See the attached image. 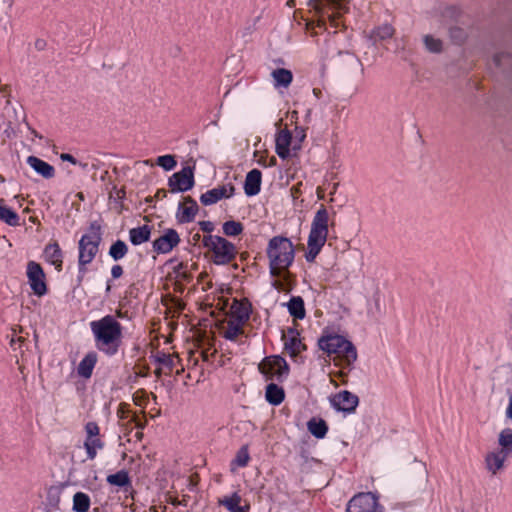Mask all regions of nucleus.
Segmentation results:
<instances>
[{"label":"nucleus","instance_id":"f257e3e1","mask_svg":"<svg viewBox=\"0 0 512 512\" xmlns=\"http://www.w3.org/2000/svg\"><path fill=\"white\" fill-rule=\"evenodd\" d=\"M272 285L282 292H288L293 287V277L289 271L295 257L293 243L286 237L275 236L270 239L267 249Z\"/></svg>","mask_w":512,"mask_h":512},{"label":"nucleus","instance_id":"f03ea898","mask_svg":"<svg viewBox=\"0 0 512 512\" xmlns=\"http://www.w3.org/2000/svg\"><path fill=\"white\" fill-rule=\"evenodd\" d=\"M91 331L94 335L96 347L108 354L113 355L118 351L122 341V326L111 315L92 321Z\"/></svg>","mask_w":512,"mask_h":512},{"label":"nucleus","instance_id":"7ed1b4c3","mask_svg":"<svg viewBox=\"0 0 512 512\" xmlns=\"http://www.w3.org/2000/svg\"><path fill=\"white\" fill-rule=\"evenodd\" d=\"M318 344L332 358L335 366L349 367L357 359L356 348L342 335L324 333Z\"/></svg>","mask_w":512,"mask_h":512},{"label":"nucleus","instance_id":"20e7f679","mask_svg":"<svg viewBox=\"0 0 512 512\" xmlns=\"http://www.w3.org/2000/svg\"><path fill=\"white\" fill-rule=\"evenodd\" d=\"M305 139V127L294 125L289 128L288 124L279 125L275 136V151L283 160L293 159L299 155Z\"/></svg>","mask_w":512,"mask_h":512},{"label":"nucleus","instance_id":"39448f33","mask_svg":"<svg viewBox=\"0 0 512 512\" xmlns=\"http://www.w3.org/2000/svg\"><path fill=\"white\" fill-rule=\"evenodd\" d=\"M329 213L324 205H321L314 215L307 242V261H313L324 246L329 227Z\"/></svg>","mask_w":512,"mask_h":512},{"label":"nucleus","instance_id":"423d86ee","mask_svg":"<svg viewBox=\"0 0 512 512\" xmlns=\"http://www.w3.org/2000/svg\"><path fill=\"white\" fill-rule=\"evenodd\" d=\"M297 3L306 4L309 12L319 17L318 26L324 24L326 19L337 26L338 23L335 22V17L346 10L345 0H289L287 4L295 6Z\"/></svg>","mask_w":512,"mask_h":512},{"label":"nucleus","instance_id":"0eeeda50","mask_svg":"<svg viewBox=\"0 0 512 512\" xmlns=\"http://www.w3.org/2000/svg\"><path fill=\"white\" fill-rule=\"evenodd\" d=\"M203 246L210 253L211 260L217 265L230 263L237 255V249L228 240L217 235H206L202 239Z\"/></svg>","mask_w":512,"mask_h":512},{"label":"nucleus","instance_id":"6e6552de","mask_svg":"<svg viewBox=\"0 0 512 512\" xmlns=\"http://www.w3.org/2000/svg\"><path fill=\"white\" fill-rule=\"evenodd\" d=\"M101 241L100 227L92 224L90 232L82 236L79 241V270L80 272L86 271V265L90 264L98 253L99 244Z\"/></svg>","mask_w":512,"mask_h":512},{"label":"nucleus","instance_id":"1a4fd4ad","mask_svg":"<svg viewBox=\"0 0 512 512\" xmlns=\"http://www.w3.org/2000/svg\"><path fill=\"white\" fill-rule=\"evenodd\" d=\"M259 370L267 379H281L288 373L286 361L280 356H272L265 358L259 364Z\"/></svg>","mask_w":512,"mask_h":512},{"label":"nucleus","instance_id":"9d476101","mask_svg":"<svg viewBox=\"0 0 512 512\" xmlns=\"http://www.w3.org/2000/svg\"><path fill=\"white\" fill-rule=\"evenodd\" d=\"M347 512H381V508L372 493H361L349 501Z\"/></svg>","mask_w":512,"mask_h":512},{"label":"nucleus","instance_id":"9b49d317","mask_svg":"<svg viewBox=\"0 0 512 512\" xmlns=\"http://www.w3.org/2000/svg\"><path fill=\"white\" fill-rule=\"evenodd\" d=\"M27 277L34 294L37 296H43L47 292L45 274L42 267L38 263L34 261H30L28 263Z\"/></svg>","mask_w":512,"mask_h":512},{"label":"nucleus","instance_id":"f8f14e48","mask_svg":"<svg viewBox=\"0 0 512 512\" xmlns=\"http://www.w3.org/2000/svg\"><path fill=\"white\" fill-rule=\"evenodd\" d=\"M330 403L338 411L352 413L358 406L359 398L357 395L345 390L332 396Z\"/></svg>","mask_w":512,"mask_h":512},{"label":"nucleus","instance_id":"ddd939ff","mask_svg":"<svg viewBox=\"0 0 512 512\" xmlns=\"http://www.w3.org/2000/svg\"><path fill=\"white\" fill-rule=\"evenodd\" d=\"M234 186L232 183H224L208 190L201 195V203L208 206L217 203L221 199L230 198L234 194Z\"/></svg>","mask_w":512,"mask_h":512},{"label":"nucleus","instance_id":"4468645a","mask_svg":"<svg viewBox=\"0 0 512 512\" xmlns=\"http://www.w3.org/2000/svg\"><path fill=\"white\" fill-rule=\"evenodd\" d=\"M510 457L494 448L488 451L484 457L485 468L491 475H497L505 468V463Z\"/></svg>","mask_w":512,"mask_h":512},{"label":"nucleus","instance_id":"2eb2a0df","mask_svg":"<svg viewBox=\"0 0 512 512\" xmlns=\"http://www.w3.org/2000/svg\"><path fill=\"white\" fill-rule=\"evenodd\" d=\"M193 184V171L190 167H184L169 180V185L173 191H187L193 187Z\"/></svg>","mask_w":512,"mask_h":512},{"label":"nucleus","instance_id":"dca6fc26","mask_svg":"<svg viewBox=\"0 0 512 512\" xmlns=\"http://www.w3.org/2000/svg\"><path fill=\"white\" fill-rule=\"evenodd\" d=\"M244 325L235 319L226 317L220 325V334L230 341L237 342L244 336Z\"/></svg>","mask_w":512,"mask_h":512},{"label":"nucleus","instance_id":"f3484780","mask_svg":"<svg viewBox=\"0 0 512 512\" xmlns=\"http://www.w3.org/2000/svg\"><path fill=\"white\" fill-rule=\"evenodd\" d=\"M250 314V304L246 300L234 299L230 305L227 318L237 320L243 324L247 322Z\"/></svg>","mask_w":512,"mask_h":512},{"label":"nucleus","instance_id":"a211bd4d","mask_svg":"<svg viewBox=\"0 0 512 512\" xmlns=\"http://www.w3.org/2000/svg\"><path fill=\"white\" fill-rule=\"evenodd\" d=\"M179 243V236L175 230H168L164 235L156 239L153 247L159 253H168Z\"/></svg>","mask_w":512,"mask_h":512},{"label":"nucleus","instance_id":"6ab92c4d","mask_svg":"<svg viewBox=\"0 0 512 512\" xmlns=\"http://www.w3.org/2000/svg\"><path fill=\"white\" fill-rule=\"evenodd\" d=\"M27 164L39 175L46 179L53 178L55 175V169L49 163L41 160L36 156H29L27 158Z\"/></svg>","mask_w":512,"mask_h":512},{"label":"nucleus","instance_id":"aec40b11","mask_svg":"<svg viewBox=\"0 0 512 512\" xmlns=\"http://www.w3.org/2000/svg\"><path fill=\"white\" fill-rule=\"evenodd\" d=\"M198 211L197 203L190 197L184 199L180 204L177 217L180 222L186 223L194 219Z\"/></svg>","mask_w":512,"mask_h":512},{"label":"nucleus","instance_id":"412c9836","mask_svg":"<svg viewBox=\"0 0 512 512\" xmlns=\"http://www.w3.org/2000/svg\"><path fill=\"white\" fill-rule=\"evenodd\" d=\"M261 179L262 174L259 170L253 169L248 172L244 184V190L248 196H254L259 193L261 187Z\"/></svg>","mask_w":512,"mask_h":512},{"label":"nucleus","instance_id":"4be33fe9","mask_svg":"<svg viewBox=\"0 0 512 512\" xmlns=\"http://www.w3.org/2000/svg\"><path fill=\"white\" fill-rule=\"evenodd\" d=\"M118 416L120 420L122 421V425L129 424L130 422H133L135 424V427L138 429H143L146 424V420L144 419V416L137 415L136 413H131L126 405H120L118 409Z\"/></svg>","mask_w":512,"mask_h":512},{"label":"nucleus","instance_id":"5701e85b","mask_svg":"<svg viewBox=\"0 0 512 512\" xmlns=\"http://www.w3.org/2000/svg\"><path fill=\"white\" fill-rule=\"evenodd\" d=\"M97 363V354L90 352L80 361L77 367V373L79 376L88 379L91 377L93 369Z\"/></svg>","mask_w":512,"mask_h":512},{"label":"nucleus","instance_id":"b1692460","mask_svg":"<svg viewBox=\"0 0 512 512\" xmlns=\"http://www.w3.org/2000/svg\"><path fill=\"white\" fill-rule=\"evenodd\" d=\"M44 257L50 264L54 265L58 271L61 270L62 251L56 242L50 243L45 247Z\"/></svg>","mask_w":512,"mask_h":512},{"label":"nucleus","instance_id":"393cba45","mask_svg":"<svg viewBox=\"0 0 512 512\" xmlns=\"http://www.w3.org/2000/svg\"><path fill=\"white\" fill-rule=\"evenodd\" d=\"M507 455H512V428H504L497 435V447L495 448Z\"/></svg>","mask_w":512,"mask_h":512},{"label":"nucleus","instance_id":"a878e982","mask_svg":"<svg viewBox=\"0 0 512 512\" xmlns=\"http://www.w3.org/2000/svg\"><path fill=\"white\" fill-rule=\"evenodd\" d=\"M196 269L195 263H179L174 268L175 279L179 283H188L192 280V273Z\"/></svg>","mask_w":512,"mask_h":512},{"label":"nucleus","instance_id":"bb28decb","mask_svg":"<svg viewBox=\"0 0 512 512\" xmlns=\"http://www.w3.org/2000/svg\"><path fill=\"white\" fill-rule=\"evenodd\" d=\"M271 77L276 88H288L293 80V74L290 70L277 68L271 72Z\"/></svg>","mask_w":512,"mask_h":512},{"label":"nucleus","instance_id":"cd10ccee","mask_svg":"<svg viewBox=\"0 0 512 512\" xmlns=\"http://www.w3.org/2000/svg\"><path fill=\"white\" fill-rule=\"evenodd\" d=\"M284 348L292 356H297L303 349L304 345L293 333L284 334Z\"/></svg>","mask_w":512,"mask_h":512},{"label":"nucleus","instance_id":"c85d7f7f","mask_svg":"<svg viewBox=\"0 0 512 512\" xmlns=\"http://www.w3.org/2000/svg\"><path fill=\"white\" fill-rule=\"evenodd\" d=\"M242 498L237 493H234L230 497H226L220 501L230 512H247L249 509L248 505H241Z\"/></svg>","mask_w":512,"mask_h":512},{"label":"nucleus","instance_id":"c756f323","mask_svg":"<svg viewBox=\"0 0 512 512\" xmlns=\"http://www.w3.org/2000/svg\"><path fill=\"white\" fill-rule=\"evenodd\" d=\"M394 35V28L389 24H383L373 29L369 38L372 39L375 43L378 41H384L386 39L391 38Z\"/></svg>","mask_w":512,"mask_h":512},{"label":"nucleus","instance_id":"7c9ffc66","mask_svg":"<svg viewBox=\"0 0 512 512\" xmlns=\"http://www.w3.org/2000/svg\"><path fill=\"white\" fill-rule=\"evenodd\" d=\"M266 400L272 405H279L284 400V390L276 384L266 387Z\"/></svg>","mask_w":512,"mask_h":512},{"label":"nucleus","instance_id":"2f4dec72","mask_svg":"<svg viewBox=\"0 0 512 512\" xmlns=\"http://www.w3.org/2000/svg\"><path fill=\"white\" fill-rule=\"evenodd\" d=\"M104 447V442L101 440L100 437H94V438H85L84 441V448L87 453V457L90 460H93L96 456L99 450H102Z\"/></svg>","mask_w":512,"mask_h":512},{"label":"nucleus","instance_id":"473e14b6","mask_svg":"<svg viewBox=\"0 0 512 512\" xmlns=\"http://www.w3.org/2000/svg\"><path fill=\"white\" fill-rule=\"evenodd\" d=\"M90 504V497L86 493L76 492L74 494L72 506L74 512H88Z\"/></svg>","mask_w":512,"mask_h":512},{"label":"nucleus","instance_id":"72a5a7b5","mask_svg":"<svg viewBox=\"0 0 512 512\" xmlns=\"http://www.w3.org/2000/svg\"><path fill=\"white\" fill-rule=\"evenodd\" d=\"M0 220L10 226H18L20 224L19 216L7 207L2 199H0Z\"/></svg>","mask_w":512,"mask_h":512},{"label":"nucleus","instance_id":"f704fd0d","mask_svg":"<svg viewBox=\"0 0 512 512\" xmlns=\"http://www.w3.org/2000/svg\"><path fill=\"white\" fill-rule=\"evenodd\" d=\"M249 461H250V455H249L248 447L242 446L238 450L235 458L232 460V462L230 464L231 471L235 472L238 468L247 466Z\"/></svg>","mask_w":512,"mask_h":512},{"label":"nucleus","instance_id":"c9c22d12","mask_svg":"<svg viewBox=\"0 0 512 512\" xmlns=\"http://www.w3.org/2000/svg\"><path fill=\"white\" fill-rule=\"evenodd\" d=\"M130 241L134 245H140L146 241H148L150 236V229L148 226H142L138 228H133L129 232Z\"/></svg>","mask_w":512,"mask_h":512},{"label":"nucleus","instance_id":"e433bc0d","mask_svg":"<svg viewBox=\"0 0 512 512\" xmlns=\"http://www.w3.org/2000/svg\"><path fill=\"white\" fill-rule=\"evenodd\" d=\"M290 314L295 319H303L305 316L304 302L300 297H293L287 304Z\"/></svg>","mask_w":512,"mask_h":512},{"label":"nucleus","instance_id":"4c0bfd02","mask_svg":"<svg viewBox=\"0 0 512 512\" xmlns=\"http://www.w3.org/2000/svg\"><path fill=\"white\" fill-rule=\"evenodd\" d=\"M309 432L316 438H323L328 430L324 420L311 419L307 424Z\"/></svg>","mask_w":512,"mask_h":512},{"label":"nucleus","instance_id":"58836bf2","mask_svg":"<svg viewBox=\"0 0 512 512\" xmlns=\"http://www.w3.org/2000/svg\"><path fill=\"white\" fill-rule=\"evenodd\" d=\"M423 43L426 50L431 53H439L442 50V41L432 35H424Z\"/></svg>","mask_w":512,"mask_h":512},{"label":"nucleus","instance_id":"ea45409f","mask_svg":"<svg viewBox=\"0 0 512 512\" xmlns=\"http://www.w3.org/2000/svg\"><path fill=\"white\" fill-rule=\"evenodd\" d=\"M107 482L111 485L123 487L130 483L128 473L126 471H119L115 474L109 475L107 477Z\"/></svg>","mask_w":512,"mask_h":512},{"label":"nucleus","instance_id":"a19ab883","mask_svg":"<svg viewBox=\"0 0 512 512\" xmlns=\"http://www.w3.org/2000/svg\"><path fill=\"white\" fill-rule=\"evenodd\" d=\"M127 251L128 248L125 242L118 240L110 247L109 255L114 260H120L126 255Z\"/></svg>","mask_w":512,"mask_h":512},{"label":"nucleus","instance_id":"79ce46f5","mask_svg":"<svg viewBox=\"0 0 512 512\" xmlns=\"http://www.w3.org/2000/svg\"><path fill=\"white\" fill-rule=\"evenodd\" d=\"M243 231V225L237 221H227L223 224V232L227 236H237Z\"/></svg>","mask_w":512,"mask_h":512},{"label":"nucleus","instance_id":"37998d69","mask_svg":"<svg viewBox=\"0 0 512 512\" xmlns=\"http://www.w3.org/2000/svg\"><path fill=\"white\" fill-rule=\"evenodd\" d=\"M157 164L164 170L170 171L176 167V160L172 155H163L157 158Z\"/></svg>","mask_w":512,"mask_h":512},{"label":"nucleus","instance_id":"c03bdc74","mask_svg":"<svg viewBox=\"0 0 512 512\" xmlns=\"http://www.w3.org/2000/svg\"><path fill=\"white\" fill-rule=\"evenodd\" d=\"M179 361L178 357L175 355H166L163 354L161 357H159V362L166 368L169 369V371H172L176 363Z\"/></svg>","mask_w":512,"mask_h":512},{"label":"nucleus","instance_id":"a18cd8bd","mask_svg":"<svg viewBox=\"0 0 512 512\" xmlns=\"http://www.w3.org/2000/svg\"><path fill=\"white\" fill-rule=\"evenodd\" d=\"M86 438L100 437V428L95 422H87L85 425Z\"/></svg>","mask_w":512,"mask_h":512},{"label":"nucleus","instance_id":"49530a36","mask_svg":"<svg viewBox=\"0 0 512 512\" xmlns=\"http://www.w3.org/2000/svg\"><path fill=\"white\" fill-rule=\"evenodd\" d=\"M324 185H327V187L329 188L330 192V199L329 201L330 202H334V198H333V195L336 193L338 187H339V183L338 182H330L327 178L324 179Z\"/></svg>","mask_w":512,"mask_h":512},{"label":"nucleus","instance_id":"de8ad7c7","mask_svg":"<svg viewBox=\"0 0 512 512\" xmlns=\"http://www.w3.org/2000/svg\"><path fill=\"white\" fill-rule=\"evenodd\" d=\"M200 228L204 232L211 233L214 230V225L210 221H202L199 223Z\"/></svg>","mask_w":512,"mask_h":512},{"label":"nucleus","instance_id":"09e8293b","mask_svg":"<svg viewBox=\"0 0 512 512\" xmlns=\"http://www.w3.org/2000/svg\"><path fill=\"white\" fill-rule=\"evenodd\" d=\"M60 159L63 161H68V162L72 163L73 165L78 164V161L71 154H68V153H62L60 155Z\"/></svg>","mask_w":512,"mask_h":512},{"label":"nucleus","instance_id":"8fccbe9b","mask_svg":"<svg viewBox=\"0 0 512 512\" xmlns=\"http://www.w3.org/2000/svg\"><path fill=\"white\" fill-rule=\"evenodd\" d=\"M111 274L114 278H119L123 274V269L119 265H115L111 269Z\"/></svg>","mask_w":512,"mask_h":512},{"label":"nucleus","instance_id":"3c124183","mask_svg":"<svg viewBox=\"0 0 512 512\" xmlns=\"http://www.w3.org/2000/svg\"><path fill=\"white\" fill-rule=\"evenodd\" d=\"M505 414L508 419L512 420V393L509 396V401Z\"/></svg>","mask_w":512,"mask_h":512},{"label":"nucleus","instance_id":"603ef678","mask_svg":"<svg viewBox=\"0 0 512 512\" xmlns=\"http://www.w3.org/2000/svg\"><path fill=\"white\" fill-rule=\"evenodd\" d=\"M345 55L347 56V58L351 64L356 65V66L361 65L360 60L356 56L349 54V53H346Z\"/></svg>","mask_w":512,"mask_h":512},{"label":"nucleus","instance_id":"864d4df0","mask_svg":"<svg viewBox=\"0 0 512 512\" xmlns=\"http://www.w3.org/2000/svg\"><path fill=\"white\" fill-rule=\"evenodd\" d=\"M302 183H298L297 185L293 186L291 188V195L293 196V198H297L298 197V194H300L301 190H300V187H301Z\"/></svg>","mask_w":512,"mask_h":512},{"label":"nucleus","instance_id":"5fc2aeb1","mask_svg":"<svg viewBox=\"0 0 512 512\" xmlns=\"http://www.w3.org/2000/svg\"><path fill=\"white\" fill-rule=\"evenodd\" d=\"M316 194H317V198L319 200H323L324 199V197H325V187H324V185L317 187Z\"/></svg>","mask_w":512,"mask_h":512},{"label":"nucleus","instance_id":"6e6d98bb","mask_svg":"<svg viewBox=\"0 0 512 512\" xmlns=\"http://www.w3.org/2000/svg\"><path fill=\"white\" fill-rule=\"evenodd\" d=\"M287 118L290 120V122L293 124L297 122V119H298V112L297 111H292L290 112L288 115H287Z\"/></svg>","mask_w":512,"mask_h":512},{"label":"nucleus","instance_id":"4d7b16f0","mask_svg":"<svg viewBox=\"0 0 512 512\" xmlns=\"http://www.w3.org/2000/svg\"><path fill=\"white\" fill-rule=\"evenodd\" d=\"M345 375H346V374H345L343 371H339V372H337V373H335V374H331V375H330V377H331V378H330V381H331V383H332L335 387H337V386H338V384H337V382L335 381L334 377H335V376L344 377Z\"/></svg>","mask_w":512,"mask_h":512},{"label":"nucleus","instance_id":"13d9d810","mask_svg":"<svg viewBox=\"0 0 512 512\" xmlns=\"http://www.w3.org/2000/svg\"><path fill=\"white\" fill-rule=\"evenodd\" d=\"M23 339L21 337H19L17 340H15L14 338L11 339V345H15V343L17 342H22Z\"/></svg>","mask_w":512,"mask_h":512},{"label":"nucleus","instance_id":"bf43d9fd","mask_svg":"<svg viewBox=\"0 0 512 512\" xmlns=\"http://www.w3.org/2000/svg\"><path fill=\"white\" fill-rule=\"evenodd\" d=\"M78 164H79L83 169H85V168L87 167V163H79V162H78Z\"/></svg>","mask_w":512,"mask_h":512},{"label":"nucleus","instance_id":"052dcab7","mask_svg":"<svg viewBox=\"0 0 512 512\" xmlns=\"http://www.w3.org/2000/svg\"><path fill=\"white\" fill-rule=\"evenodd\" d=\"M275 162H276V159H275V158H272V159H271V162H270V165H275Z\"/></svg>","mask_w":512,"mask_h":512},{"label":"nucleus","instance_id":"680f3d73","mask_svg":"<svg viewBox=\"0 0 512 512\" xmlns=\"http://www.w3.org/2000/svg\"><path fill=\"white\" fill-rule=\"evenodd\" d=\"M319 92H320V91H319L318 89H314V90H313V93H314L315 95H318V93H319Z\"/></svg>","mask_w":512,"mask_h":512},{"label":"nucleus","instance_id":"e2e57ef3","mask_svg":"<svg viewBox=\"0 0 512 512\" xmlns=\"http://www.w3.org/2000/svg\"><path fill=\"white\" fill-rule=\"evenodd\" d=\"M36 46H37V47H40V46H41V42H40V41H38V42L36 43Z\"/></svg>","mask_w":512,"mask_h":512},{"label":"nucleus","instance_id":"0e129e2a","mask_svg":"<svg viewBox=\"0 0 512 512\" xmlns=\"http://www.w3.org/2000/svg\"><path fill=\"white\" fill-rule=\"evenodd\" d=\"M138 437H141L142 436V433L141 432H138L137 433Z\"/></svg>","mask_w":512,"mask_h":512}]
</instances>
